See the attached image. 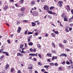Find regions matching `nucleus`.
<instances>
[{
	"label": "nucleus",
	"mask_w": 73,
	"mask_h": 73,
	"mask_svg": "<svg viewBox=\"0 0 73 73\" xmlns=\"http://www.w3.org/2000/svg\"><path fill=\"white\" fill-rule=\"evenodd\" d=\"M62 4H63V2L62 1H60L58 2V3L57 5L61 8L62 6Z\"/></svg>",
	"instance_id": "obj_1"
},
{
	"label": "nucleus",
	"mask_w": 73,
	"mask_h": 73,
	"mask_svg": "<svg viewBox=\"0 0 73 73\" xmlns=\"http://www.w3.org/2000/svg\"><path fill=\"white\" fill-rule=\"evenodd\" d=\"M43 8L44 10H46V11L49 10V7L47 5H44L43 7Z\"/></svg>",
	"instance_id": "obj_2"
},
{
	"label": "nucleus",
	"mask_w": 73,
	"mask_h": 73,
	"mask_svg": "<svg viewBox=\"0 0 73 73\" xmlns=\"http://www.w3.org/2000/svg\"><path fill=\"white\" fill-rule=\"evenodd\" d=\"M32 15L34 16H37L38 15V13L36 11L33 12L32 13Z\"/></svg>",
	"instance_id": "obj_3"
},
{
	"label": "nucleus",
	"mask_w": 73,
	"mask_h": 73,
	"mask_svg": "<svg viewBox=\"0 0 73 73\" xmlns=\"http://www.w3.org/2000/svg\"><path fill=\"white\" fill-rule=\"evenodd\" d=\"M37 55H38V53H36V54H29V56H37Z\"/></svg>",
	"instance_id": "obj_4"
},
{
	"label": "nucleus",
	"mask_w": 73,
	"mask_h": 73,
	"mask_svg": "<svg viewBox=\"0 0 73 73\" xmlns=\"http://www.w3.org/2000/svg\"><path fill=\"white\" fill-rule=\"evenodd\" d=\"M32 38V35L28 37L27 38V39L28 40L27 41L28 42H29V41H31V38Z\"/></svg>",
	"instance_id": "obj_5"
},
{
	"label": "nucleus",
	"mask_w": 73,
	"mask_h": 73,
	"mask_svg": "<svg viewBox=\"0 0 73 73\" xmlns=\"http://www.w3.org/2000/svg\"><path fill=\"white\" fill-rule=\"evenodd\" d=\"M48 11L47 12H48V13H49V14H51L52 15H54V14H56L55 13H52V11H49V10H47Z\"/></svg>",
	"instance_id": "obj_6"
},
{
	"label": "nucleus",
	"mask_w": 73,
	"mask_h": 73,
	"mask_svg": "<svg viewBox=\"0 0 73 73\" xmlns=\"http://www.w3.org/2000/svg\"><path fill=\"white\" fill-rule=\"evenodd\" d=\"M25 7H22L20 9V10L21 11V12H24V11H25Z\"/></svg>",
	"instance_id": "obj_7"
},
{
	"label": "nucleus",
	"mask_w": 73,
	"mask_h": 73,
	"mask_svg": "<svg viewBox=\"0 0 73 73\" xmlns=\"http://www.w3.org/2000/svg\"><path fill=\"white\" fill-rule=\"evenodd\" d=\"M24 56V54H23L20 53L18 52L17 53V56H18V57H19V56L21 57V56Z\"/></svg>",
	"instance_id": "obj_8"
},
{
	"label": "nucleus",
	"mask_w": 73,
	"mask_h": 73,
	"mask_svg": "<svg viewBox=\"0 0 73 73\" xmlns=\"http://www.w3.org/2000/svg\"><path fill=\"white\" fill-rule=\"evenodd\" d=\"M21 28L20 27H19L18 28V29L17 30V32L19 33H20V31H21Z\"/></svg>",
	"instance_id": "obj_9"
},
{
	"label": "nucleus",
	"mask_w": 73,
	"mask_h": 73,
	"mask_svg": "<svg viewBox=\"0 0 73 73\" xmlns=\"http://www.w3.org/2000/svg\"><path fill=\"white\" fill-rule=\"evenodd\" d=\"M60 57H61V56H64V57H67V55L66 54L62 53L60 55Z\"/></svg>",
	"instance_id": "obj_10"
},
{
	"label": "nucleus",
	"mask_w": 73,
	"mask_h": 73,
	"mask_svg": "<svg viewBox=\"0 0 73 73\" xmlns=\"http://www.w3.org/2000/svg\"><path fill=\"white\" fill-rule=\"evenodd\" d=\"M8 8V6L6 5L3 8V9L4 10H7Z\"/></svg>",
	"instance_id": "obj_11"
},
{
	"label": "nucleus",
	"mask_w": 73,
	"mask_h": 73,
	"mask_svg": "<svg viewBox=\"0 0 73 73\" xmlns=\"http://www.w3.org/2000/svg\"><path fill=\"white\" fill-rule=\"evenodd\" d=\"M2 53L3 54H5L6 56H9V54H8V52H2Z\"/></svg>",
	"instance_id": "obj_12"
},
{
	"label": "nucleus",
	"mask_w": 73,
	"mask_h": 73,
	"mask_svg": "<svg viewBox=\"0 0 73 73\" xmlns=\"http://www.w3.org/2000/svg\"><path fill=\"white\" fill-rule=\"evenodd\" d=\"M51 36L53 37H56V34L54 33H52L51 34Z\"/></svg>",
	"instance_id": "obj_13"
},
{
	"label": "nucleus",
	"mask_w": 73,
	"mask_h": 73,
	"mask_svg": "<svg viewBox=\"0 0 73 73\" xmlns=\"http://www.w3.org/2000/svg\"><path fill=\"white\" fill-rule=\"evenodd\" d=\"M9 65L8 64H7H7L6 67H5V69L7 70V69L8 68H9Z\"/></svg>",
	"instance_id": "obj_14"
},
{
	"label": "nucleus",
	"mask_w": 73,
	"mask_h": 73,
	"mask_svg": "<svg viewBox=\"0 0 73 73\" xmlns=\"http://www.w3.org/2000/svg\"><path fill=\"white\" fill-rule=\"evenodd\" d=\"M57 56H53L52 58V60L53 61L54 60V59H57Z\"/></svg>",
	"instance_id": "obj_15"
},
{
	"label": "nucleus",
	"mask_w": 73,
	"mask_h": 73,
	"mask_svg": "<svg viewBox=\"0 0 73 73\" xmlns=\"http://www.w3.org/2000/svg\"><path fill=\"white\" fill-rule=\"evenodd\" d=\"M28 44L29 45V46H31L33 45V43L31 42H29Z\"/></svg>",
	"instance_id": "obj_16"
},
{
	"label": "nucleus",
	"mask_w": 73,
	"mask_h": 73,
	"mask_svg": "<svg viewBox=\"0 0 73 73\" xmlns=\"http://www.w3.org/2000/svg\"><path fill=\"white\" fill-rule=\"evenodd\" d=\"M32 27H35L36 26V23H35V22H32Z\"/></svg>",
	"instance_id": "obj_17"
},
{
	"label": "nucleus",
	"mask_w": 73,
	"mask_h": 73,
	"mask_svg": "<svg viewBox=\"0 0 73 73\" xmlns=\"http://www.w3.org/2000/svg\"><path fill=\"white\" fill-rule=\"evenodd\" d=\"M51 45L53 48H55L56 47V46H55V44L54 43L52 42V43Z\"/></svg>",
	"instance_id": "obj_18"
},
{
	"label": "nucleus",
	"mask_w": 73,
	"mask_h": 73,
	"mask_svg": "<svg viewBox=\"0 0 73 73\" xmlns=\"http://www.w3.org/2000/svg\"><path fill=\"white\" fill-rule=\"evenodd\" d=\"M59 46L60 47H62V48H64V46L62 44H59Z\"/></svg>",
	"instance_id": "obj_19"
},
{
	"label": "nucleus",
	"mask_w": 73,
	"mask_h": 73,
	"mask_svg": "<svg viewBox=\"0 0 73 73\" xmlns=\"http://www.w3.org/2000/svg\"><path fill=\"white\" fill-rule=\"evenodd\" d=\"M64 20L65 21H68V18L66 17H65L64 18Z\"/></svg>",
	"instance_id": "obj_20"
},
{
	"label": "nucleus",
	"mask_w": 73,
	"mask_h": 73,
	"mask_svg": "<svg viewBox=\"0 0 73 73\" xmlns=\"http://www.w3.org/2000/svg\"><path fill=\"white\" fill-rule=\"evenodd\" d=\"M62 18H64V17H65V14H62V15L61 16Z\"/></svg>",
	"instance_id": "obj_21"
},
{
	"label": "nucleus",
	"mask_w": 73,
	"mask_h": 73,
	"mask_svg": "<svg viewBox=\"0 0 73 73\" xmlns=\"http://www.w3.org/2000/svg\"><path fill=\"white\" fill-rule=\"evenodd\" d=\"M47 56H48V57H52V56L51 55V54H49V53H48L46 54Z\"/></svg>",
	"instance_id": "obj_22"
},
{
	"label": "nucleus",
	"mask_w": 73,
	"mask_h": 73,
	"mask_svg": "<svg viewBox=\"0 0 73 73\" xmlns=\"http://www.w3.org/2000/svg\"><path fill=\"white\" fill-rule=\"evenodd\" d=\"M70 7H69V5H67V9L68 10H70Z\"/></svg>",
	"instance_id": "obj_23"
},
{
	"label": "nucleus",
	"mask_w": 73,
	"mask_h": 73,
	"mask_svg": "<svg viewBox=\"0 0 73 73\" xmlns=\"http://www.w3.org/2000/svg\"><path fill=\"white\" fill-rule=\"evenodd\" d=\"M49 65H51V66H54V64L53 63H49Z\"/></svg>",
	"instance_id": "obj_24"
},
{
	"label": "nucleus",
	"mask_w": 73,
	"mask_h": 73,
	"mask_svg": "<svg viewBox=\"0 0 73 73\" xmlns=\"http://www.w3.org/2000/svg\"><path fill=\"white\" fill-rule=\"evenodd\" d=\"M54 33H55L56 34V35L58 34V31H54Z\"/></svg>",
	"instance_id": "obj_25"
},
{
	"label": "nucleus",
	"mask_w": 73,
	"mask_h": 73,
	"mask_svg": "<svg viewBox=\"0 0 73 73\" xmlns=\"http://www.w3.org/2000/svg\"><path fill=\"white\" fill-rule=\"evenodd\" d=\"M35 4V2L34 1H32L31 2V5H33L34 4Z\"/></svg>",
	"instance_id": "obj_26"
},
{
	"label": "nucleus",
	"mask_w": 73,
	"mask_h": 73,
	"mask_svg": "<svg viewBox=\"0 0 73 73\" xmlns=\"http://www.w3.org/2000/svg\"><path fill=\"white\" fill-rule=\"evenodd\" d=\"M24 13L21 12V13L20 15L22 17H23V16H24Z\"/></svg>",
	"instance_id": "obj_27"
},
{
	"label": "nucleus",
	"mask_w": 73,
	"mask_h": 73,
	"mask_svg": "<svg viewBox=\"0 0 73 73\" xmlns=\"http://www.w3.org/2000/svg\"><path fill=\"white\" fill-rule=\"evenodd\" d=\"M69 61L70 62L71 64H73V61L71 59H69Z\"/></svg>",
	"instance_id": "obj_28"
},
{
	"label": "nucleus",
	"mask_w": 73,
	"mask_h": 73,
	"mask_svg": "<svg viewBox=\"0 0 73 73\" xmlns=\"http://www.w3.org/2000/svg\"><path fill=\"white\" fill-rule=\"evenodd\" d=\"M37 46L38 48H40V47H41V45H40V44H38L37 45Z\"/></svg>",
	"instance_id": "obj_29"
},
{
	"label": "nucleus",
	"mask_w": 73,
	"mask_h": 73,
	"mask_svg": "<svg viewBox=\"0 0 73 73\" xmlns=\"http://www.w3.org/2000/svg\"><path fill=\"white\" fill-rule=\"evenodd\" d=\"M65 31L66 32H69V31L68 30V28H65Z\"/></svg>",
	"instance_id": "obj_30"
},
{
	"label": "nucleus",
	"mask_w": 73,
	"mask_h": 73,
	"mask_svg": "<svg viewBox=\"0 0 73 73\" xmlns=\"http://www.w3.org/2000/svg\"><path fill=\"white\" fill-rule=\"evenodd\" d=\"M33 52H36V48H34V49H33Z\"/></svg>",
	"instance_id": "obj_31"
},
{
	"label": "nucleus",
	"mask_w": 73,
	"mask_h": 73,
	"mask_svg": "<svg viewBox=\"0 0 73 73\" xmlns=\"http://www.w3.org/2000/svg\"><path fill=\"white\" fill-rule=\"evenodd\" d=\"M33 32H28V33L27 35H31V34H33Z\"/></svg>",
	"instance_id": "obj_32"
},
{
	"label": "nucleus",
	"mask_w": 73,
	"mask_h": 73,
	"mask_svg": "<svg viewBox=\"0 0 73 73\" xmlns=\"http://www.w3.org/2000/svg\"><path fill=\"white\" fill-rule=\"evenodd\" d=\"M72 18H70L69 19V22L70 23L72 21Z\"/></svg>",
	"instance_id": "obj_33"
},
{
	"label": "nucleus",
	"mask_w": 73,
	"mask_h": 73,
	"mask_svg": "<svg viewBox=\"0 0 73 73\" xmlns=\"http://www.w3.org/2000/svg\"><path fill=\"white\" fill-rule=\"evenodd\" d=\"M38 64L40 66H41L42 65V64H41L40 62H38Z\"/></svg>",
	"instance_id": "obj_34"
},
{
	"label": "nucleus",
	"mask_w": 73,
	"mask_h": 73,
	"mask_svg": "<svg viewBox=\"0 0 73 73\" xmlns=\"http://www.w3.org/2000/svg\"><path fill=\"white\" fill-rule=\"evenodd\" d=\"M54 8V7H51L50 8V10H52V9H53Z\"/></svg>",
	"instance_id": "obj_35"
},
{
	"label": "nucleus",
	"mask_w": 73,
	"mask_h": 73,
	"mask_svg": "<svg viewBox=\"0 0 73 73\" xmlns=\"http://www.w3.org/2000/svg\"><path fill=\"white\" fill-rule=\"evenodd\" d=\"M52 53H55V54H56V50L53 51L52 50Z\"/></svg>",
	"instance_id": "obj_36"
},
{
	"label": "nucleus",
	"mask_w": 73,
	"mask_h": 73,
	"mask_svg": "<svg viewBox=\"0 0 73 73\" xmlns=\"http://www.w3.org/2000/svg\"><path fill=\"white\" fill-rule=\"evenodd\" d=\"M65 50H66V51H67V52H69L70 50V49H69L68 48H66L65 49Z\"/></svg>",
	"instance_id": "obj_37"
},
{
	"label": "nucleus",
	"mask_w": 73,
	"mask_h": 73,
	"mask_svg": "<svg viewBox=\"0 0 73 73\" xmlns=\"http://www.w3.org/2000/svg\"><path fill=\"white\" fill-rule=\"evenodd\" d=\"M49 66H44V68H48L49 67Z\"/></svg>",
	"instance_id": "obj_38"
},
{
	"label": "nucleus",
	"mask_w": 73,
	"mask_h": 73,
	"mask_svg": "<svg viewBox=\"0 0 73 73\" xmlns=\"http://www.w3.org/2000/svg\"><path fill=\"white\" fill-rule=\"evenodd\" d=\"M27 32H28V29H27V30L25 32V35H26V34H27Z\"/></svg>",
	"instance_id": "obj_39"
},
{
	"label": "nucleus",
	"mask_w": 73,
	"mask_h": 73,
	"mask_svg": "<svg viewBox=\"0 0 73 73\" xmlns=\"http://www.w3.org/2000/svg\"><path fill=\"white\" fill-rule=\"evenodd\" d=\"M24 46V45L23 44H21L20 46V48H23V46Z\"/></svg>",
	"instance_id": "obj_40"
},
{
	"label": "nucleus",
	"mask_w": 73,
	"mask_h": 73,
	"mask_svg": "<svg viewBox=\"0 0 73 73\" xmlns=\"http://www.w3.org/2000/svg\"><path fill=\"white\" fill-rule=\"evenodd\" d=\"M21 52L22 53H24V54L26 53V52L25 51H24L23 50H22V51H21Z\"/></svg>",
	"instance_id": "obj_41"
},
{
	"label": "nucleus",
	"mask_w": 73,
	"mask_h": 73,
	"mask_svg": "<svg viewBox=\"0 0 73 73\" xmlns=\"http://www.w3.org/2000/svg\"><path fill=\"white\" fill-rule=\"evenodd\" d=\"M4 48H5V47H4V46H2L1 47V48L2 49H1V50H3L4 49Z\"/></svg>",
	"instance_id": "obj_42"
},
{
	"label": "nucleus",
	"mask_w": 73,
	"mask_h": 73,
	"mask_svg": "<svg viewBox=\"0 0 73 73\" xmlns=\"http://www.w3.org/2000/svg\"><path fill=\"white\" fill-rule=\"evenodd\" d=\"M14 70V69L13 68H11V72H13V70Z\"/></svg>",
	"instance_id": "obj_43"
},
{
	"label": "nucleus",
	"mask_w": 73,
	"mask_h": 73,
	"mask_svg": "<svg viewBox=\"0 0 73 73\" xmlns=\"http://www.w3.org/2000/svg\"><path fill=\"white\" fill-rule=\"evenodd\" d=\"M69 29L70 31H72V27H69Z\"/></svg>",
	"instance_id": "obj_44"
},
{
	"label": "nucleus",
	"mask_w": 73,
	"mask_h": 73,
	"mask_svg": "<svg viewBox=\"0 0 73 73\" xmlns=\"http://www.w3.org/2000/svg\"><path fill=\"white\" fill-rule=\"evenodd\" d=\"M29 50L31 52H33V49H32L31 48H30Z\"/></svg>",
	"instance_id": "obj_45"
},
{
	"label": "nucleus",
	"mask_w": 73,
	"mask_h": 73,
	"mask_svg": "<svg viewBox=\"0 0 73 73\" xmlns=\"http://www.w3.org/2000/svg\"><path fill=\"white\" fill-rule=\"evenodd\" d=\"M65 61H63L62 62V64H63V65H65Z\"/></svg>",
	"instance_id": "obj_46"
},
{
	"label": "nucleus",
	"mask_w": 73,
	"mask_h": 73,
	"mask_svg": "<svg viewBox=\"0 0 73 73\" xmlns=\"http://www.w3.org/2000/svg\"><path fill=\"white\" fill-rule=\"evenodd\" d=\"M66 63L68 65H69L70 64V63L68 61H67L66 62Z\"/></svg>",
	"instance_id": "obj_47"
},
{
	"label": "nucleus",
	"mask_w": 73,
	"mask_h": 73,
	"mask_svg": "<svg viewBox=\"0 0 73 73\" xmlns=\"http://www.w3.org/2000/svg\"><path fill=\"white\" fill-rule=\"evenodd\" d=\"M3 57H4V56H3V55L1 56V57L0 58V60H2V59L3 58Z\"/></svg>",
	"instance_id": "obj_48"
},
{
	"label": "nucleus",
	"mask_w": 73,
	"mask_h": 73,
	"mask_svg": "<svg viewBox=\"0 0 73 73\" xmlns=\"http://www.w3.org/2000/svg\"><path fill=\"white\" fill-rule=\"evenodd\" d=\"M18 73H21V72L20 71V70H19L17 71Z\"/></svg>",
	"instance_id": "obj_49"
},
{
	"label": "nucleus",
	"mask_w": 73,
	"mask_h": 73,
	"mask_svg": "<svg viewBox=\"0 0 73 73\" xmlns=\"http://www.w3.org/2000/svg\"><path fill=\"white\" fill-rule=\"evenodd\" d=\"M23 22H27V21H28V20H23L22 21Z\"/></svg>",
	"instance_id": "obj_50"
},
{
	"label": "nucleus",
	"mask_w": 73,
	"mask_h": 73,
	"mask_svg": "<svg viewBox=\"0 0 73 73\" xmlns=\"http://www.w3.org/2000/svg\"><path fill=\"white\" fill-rule=\"evenodd\" d=\"M20 21H18L17 23V25H19L20 24Z\"/></svg>",
	"instance_id": "obj_51"
},
{
	"label": "nucleus",
	"mask_w": 73,
	"mask_h": 73,
	"mask_svg": "<svg viewBox=\"0 0 73 73\" xmlns=\"http://www.w3.org/2000/svg\"><path fill=\"white\" fill-rule=\"evenodd\" d=\"M70 66H68L67 67V68L69 70H70Z\"/></svg>",
	"instance_id": "obj_52"
},
{
	"label": "nucleus",
	"mask_w": 73,
	"mask_h": 73,
	"mask_svg": "<svg viewBox=\"0 0 73 73\" xmlns=\"http://www.w3.org/2000/svg\"><path fill=\"white\" fill-rule=\"evenodd\" d=\"M33 60L35 61H37V59L36 58H33Z\"/></svg>",
	"instance_id": "obj_53"
},
{
	"label": "nucleus",
	"mask_w": 73,
	"mask_h": 73,
	"mask_svg": "<svg viewBox=\"0 0 73 73\" xmlns=\"http://www.w3.org/2000/svg\"><path fill=\"white\" fill-rule=\"evenodd\" d=\"M38 56L40 58H41V55L40 54H38Z\"/></svg>",
	"instance_id": "obj_54"
},
{
	"label": "nucleus",
	"mask_w": 73,
	"mask_h": 73,
	"mask_svg": "<svg viewBox=\"0 0 73 73\" xmlns=\"http://www.w3.org/2000/svg\"><path fill=\"white\" fill-rule=\"evenodd\" d=\"M18 16L19 17H22V16H21L20 14H19L18 15Z\"/></svg>",
	"instance_id": "obj_55"
},
{
	"label": "nucleus",
	"mask_w": 73,
	"mask_h": 73,
	"mask_svg": "<svg viewBox=\"0 0 73 73\" xmlns=\"http://www.w3.org/2000/svg\"><path fill=\"white\" fill-rule=\"evenodd\" d=\"M54 65H55V66H57V65H58V64H57V63H56L54 64Z\"/></svg>",
	"instance_id": "obj_56"
},
{
	"label": "nucleus",
	"mask_w": 73,
	"mask_h": 73,
	"mask_svg": "<svg viewBox=\"0 0 73 73\" xmlns=\"http://www.w3.org/2000/svg\"><path fill=\"white\" fill-rule=\"evenodd\" d=\"M7 42L8 43H9V44H10L11 43V42L10 41V40H8Z\"/></svg>",
	"instance_id": "obj_57"
},
{
	"label": "nucleus",
	"mask_w": 73,
	"mask_h": 73,
	"mask_svg": "<svg viewBox=\"0 0 73 73\" xmlns=\"http://www.w3.org/2000/svg\"><path fill=\"white\" fill-rule=\"evenodd\" d=\"M59 69L60 70H62V68L61 67H60L59 68Z\"/></svg>",
	"instance_id": "obj_58"
},
{
	"label": "nucleus",
	"mask_w": 73,
	"mask_h": 73,
	"mask_svg": "<svg viewBox=\"0 0 73 73\" xmlns=\"http://www.w3.org/2000/svg\"><path fill=\"white\" fill-rule=\"evenodd\" d=\"M70 27H72V26H73V24H72V23L70 24Z\"/></svg>",
	"instance_id": "obj_59"
},
{
	"label": "nucleus",
	"mask_w": 73,
	"mask_h": 73,
	"mask_svg": "<svg viewBox=\"0 0 73 73\" xmlns=\"http://www.w3.org/2000/svg\"><path fill=\"white\" fill-rule=\"evenodd\" d=\"M42 72H44L45 71V69H42L41 70Z\"/></svg>",
	"instance_id": "obj_60"
},
{
	"label": "nucleus",
	"mask_w": 73,
	"mask_h": 73,
	"mask_svg": "<svg viewBox=\"0 0 73 73\" xmlns=\"http://www.w3.org/2000/svg\"><path fill=\"white\" fill-rule=\"evenodd\" d=\"M70 68H72V69L73 68V65H71V66H70Z\"/></svg>",
	"instance_id": "obj_61"
},
{
	"label": "nucleus",
	"mask_w": 73,
	"mask_h": 73,
	"mask_svg": "<svg viewBox=\"0 0 73 73\" xmlns=\"http://www.w3.org/2000/svg\"><path fill=\"white\" fill-rule=\"evenodd\" d=\"M48 33H46V34L45 35V37H48Z\"/></svg>",
	"instance_id": "obj_62"
},
{
	"label": "nucleus",
	"mask_w": 73,
	"mask_h": 73,
	"mask_svg": "<svg viewBox=\"0 0 73 73\" xmlns=\"http://www.w3.org/2000/svg\"><path fill=\"white\" fill-rule=\"evenodd\" d=\"M50 61V59H48L47 60V62H49Z\"/></svg>",
	"instance_id": "obj_63"
},
{
	"label": "nucleus",
	"mask_w": 73,
	"mask_h": 73,
	"mask_svg": "<svg viewBox=\"0 0 73 73\" xmlns=\"http://www.w3.org/2000/svg\"><path fill=\"white\" fill-rule=\"evenodd\" d=\"M71 11L73 15V10H71Z\"/></svg>",
	"instance_id": "obj_64"
}]
</instances>
